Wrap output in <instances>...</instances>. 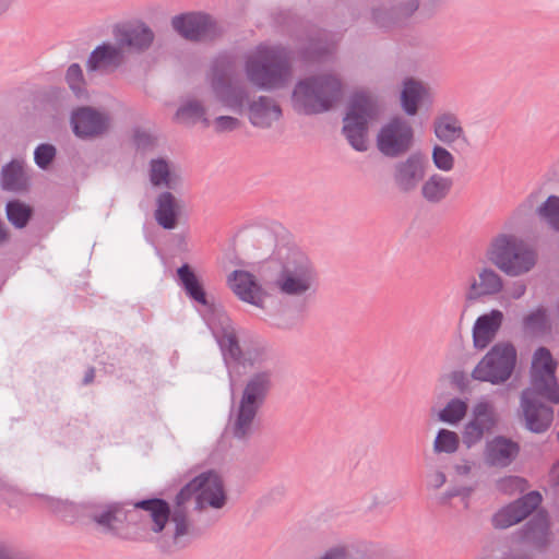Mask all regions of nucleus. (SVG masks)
Instances as JSON below:
<instances>
[{
    "label": "nucleus",
    "instance_id": "obj_1",
    "mask_svg": "<svg viewBox=\"0 0 559 559\" xmlns=\"http://www.w3.org/2000/svg\"><path fill=\"white\" fill-rule=\"evenodd\" d=\"M194 499V510L206 508L222 509L228 496L222 476L215 469H207L186 483L174 496L171 502L159 491L138 500L100 502L91 500L87 523L96 530L115 538L129 539L127 525L136 524V511L146 512L155 534H162L169 523L174 524L173 545L185 548L183 537L194 528L189 518V503Z\"/></svg>",
    "mask_w": 559,
    "mask_h": 559
},
{
    "label": "nucleus",
    "instance_id": "obj_2",
    "mask_svg": "<svg viewBox=\"0 0 559 559\" xmlns=\"http://www.w3.org/2000/svg\"><path fill=\"white\" fill-rule=\"evenodd\" d=\"M176 282L192 302L205 307L209 313L218 317L219 330L215 333V338L227 368L230 384L234 383L235 374L242 376L248 373V370H257L249 377L242 390L231 428L236 439H243L250 432L258 411L264 404L272 388L273 372L267 366L275 359L273 348L261 337H250L240 344L230 318L216 306L214 300H210L203 281L188 262L177 267Z\"/></svg>",
    "mask_w": 559,
    "mask_h": 559
},
{
    "label": "nucleus",
    "instance_id": "obj_3",
    "mask_svg": "<svg viewBox=\"0 0 559 559\" xmlns=\"http://www.w3.org/2000/svg\"><path fill=\"white\" fill-rule=\"evenodd\" d=\"M259 273L265 285L287 296H301L313 289L318 281L314 264L285 230L276 237L275 248Z\"/></svg>",
    "mask_w": 559,
    "mask_h": 559
},
{
    "label": "nucleus",
    "instance_id": "obj_4",
    "mask_svg": "<svg viewBox=\"0 0 559 559\" xmlns=\"http://www.w3.org/2000/svg\"><path fill=\"white\" fill-rule=\"evenodd\" d=\"M210 85L216 99L226 108L241 114L247 105L249 122L255 128L269 129L283 116L281 105L271 96L260 95L249 100L247 88L235 79L233 62L225 56L214 59Z\"/></svg>",
    "mask_w": 559,
    "mask_h": 559
},
{
    "label": "nucleus",
    "instance_id": "obj_5",
    "mask_svg": "<svg viewBox=\"0 0 559 559\" xmlns=\"http://www.w3.org/2000/svg\"><path fill=\"white\" fill-rule=\"evenodd\" d=\"M293 50L285 46L264 47L245 62V73L260 91H274L287 85L293 75Z\"/></svg>",
    "mask_w": 559,
    "mask_h": 559
},
{
    "label": "nucleus",
    "instance_id": "obj_6",
    "mask_svg": "<svg viewBox=\"0 0 559 559\" xmlns=\"http://www.w3.org/2000/svg\"><path fill=\"white\" fill-rule=\"evenodd\" d=\"M342 96V82L334 74L300 79L292 92L296 112L311 116L331 110Z\"/></svg>",
    "mask_w": 559,
    "mask_h": 559
},
{
    "label": "nucleus",
    "instance_id": "obj_7",
    "mask_svg": "<svg viewBox=\"0 0 559 559\" xmlns=\"http://www.w3.org/2000/svg\"><path fill=\"white\" fill-rule=\"evenodd\" d=\"M487 260L508 276H520L536 264V252L512 234H498L486 250Z\"/></svg>",
    "mask_w": 559,
    "mask_h": 559
},
{
    "label": "nucleus",
    "instance_id": "obj_8",
    "mask_svg": "<svg viewBox=\"0 0 559 559\" xmlns=\"http://www.w3.org/2000/svg\"><path fill=\"white\" fill-rule=\"evenodd\" d=\"M516 361L518 352L511 342L496 343L474 367L472 378L493 385L503 384L512 377Z\"/></svg>",
    "mask_w": 559,
    "mask_h": 559
},
{
    "label": "nucleus",
    "instance_id": "obj_9",
    "mask_svg": "<svg viewBox=\"0 0 559 559\" xmlns=\"http://www.w3.org/2000/svg\"><path fill=\"white\" fill-rule=\"evenodd\" d=\"M558 365L548 347L538 346L534 350L530 368L531 386L527 390L554 405L559 404Z\"/></svg>",
    "mask_w": 559,
    "mask_h": 559
},
{
    "label": "nucleus",
    "instance_id": "obj_10",
    "mask_svg": "<svg viewBox=\"0 0 559 559\" xmlns=\"http://www.w3.org/2000/svg\"><path fill=\"white\" fill-rule=\"evenodd\" d=\"M175 32L186 40L215 41L221 38L225 28L211 14L202 11H191L175 15L171 19Z\"/></svg>",
    "mask_w": 559,
    "mask_h": 559
},
{
    "label": "nucleus",
    "instance_id": "obj_11",
    "mask_svg": "<svg viewBox=\"0 0 559 559\" xmlns=\"http://www.w3.org/2000/svg\"><path fill=\"white\" fill-rule=\"evenodd\" d=\"M414 136L412 124L401 116H393L379 129L376 145L383 156L397 158L408 153Z\"/></svg>",
    "mask_w": 559,
    "mask_h": 559
},
{
    "label": "nucleus",
    "instance_id": "obj_12",
    "mask_svg": "<svg viewBox=\"0 0 559 559\" xmlns=\"http://www.w3.org/2000/svg\"><path fill=\"white\" fill-rule=\"evenodd\" d=\"M73 135L83 141L94 140L108 132L110 115L94 106L82 105L73 108L69 119Z\"/></svg>",
    "mask_w": 559,
    "mask_h": 559
},
{
    "label": "nucleus",
    "instance_id": "obj_13",
    "mask_svg": "<svg viewBox=\"0 0 559 559\" xmlns=\"http://www.w3.org/2000/svg\"><path fill=\"white\" fill-rule=\"evenodd\" d=\"M499 417L490 401H479L472 411L471 419L465 424L462 442L467 449L478 443L486 432L497 427Z\"/></svg>",
    "mask_w": 559,
    "mask_h": 559
},
{
    "label": "nucleus",
    "instance_id": "obj_14",
    "mask_svg": "<svg viewBox=\"0 0 559 559\" xmlns=\"http://www.w3.org/2000/svg\"><path fill=\"white\" fill-rule=\"evenodd\" d=\"M533 394L532 390L523 391L521 395V408L524 427L532 433L546 432L554 421V407Z\"/></svg>",
    "mask_w": 559,
    "mask_h": 559
},
{
    "label": "nucleus",
    "instance_id": "obj_15",
    "mask_svg": "<svg viewBox=\"0 0 559 559\" xmlns=\"http://www.w3.org/2000/svg\"><path fill=\"white\" fill-rule=\"evenodd\" d=\"M427 159L420 151L411 153L405 159L393 166V181L402 193L417 189L426 176Z\"/></svg>",
    "mask_w": 559,
    "mask_h": 559
},
{
    "label": "nucleus",
    "instance_id": "obj_16",
    "mask_svg": "<svg viewBox=\"0 0 559 559\" xmlns=\"http://www.w3.org/2000/svg\"><path fill=\"white\" fill-rule=\"evenodd\" d=\"M371 22L380 29L393 31L408 26L414 16L409 0H393L381 3L370 11Z\"/></svg>",
    "mask_w": 559,
    "mask_h": 559
},
{
    "label": "nucleus",
    "instance_id": "obj_17",
    "mask_svg": "<svg viewBox=\"0 0 559 559\" xmlns=\"http://www.w3.org/2000/svg\"><path fill=\"white\" fill-rule=\"evenodd\" d=\"M120 49L128 48L138 52H144L152 46L155 34L143 21L135 23L116 24L112 31Z\"/></svg>",
    "mask_w": 559,
    "mask_h": 559
},
{
    "label": "nucleus",
    "instance_id": "obj_18",
    "mask_svg": "<svg viewBox=\"0 0 559 559\" xmlns=\"http://www.w3.org/2000/svg\"><path fill=\"white\" fill-rule=\"evenodd\" d=\"M227 285L243 302L264 308L267 292L258 282L254 274L246 270H235L227 276Z\"/></svg>",
    "mask_w": 559,
    "mask_h": 559
},
{
    "label": "nucleus",
    "instance_id": "obj_19",
    "mask_svg": "<svg viewBox=\"0 0 559 559\" xmlns=\"http://www.w3.org/2000/svg\"><path fill=\"white\" fill-rule=\"evenodd\" d=\"M432 126L436 138L455 152H463L469 147V141L454 114L443 112L437 116Z\"/></svg>",
    "mask_w": 559,
    "mask_h": 559
},
{
    "label": "nucleus",
    "instance_id": "obj_20",
    "mask_svg": "<svg viewBox=\"0 0 559 559\" xmlns=\"http://www.w3.org/2000/svg\"><path fill=\"white\" fill-rule=\"evenodd\" d=\"M521 445L510 437L498 435L486 442L485 462L492 467L506 468L519 456Z\"/></svg>",
    "mask_w": 559,
    "mask_h": 559
},
{
    "label": "nucleus",
    "instance_id": "obj_21",
    "mask_svg": "<svg viewBox=\"0 0 559 559\" xmlns=\"http://www.w3.org/2000/svg\"><path fill=\"white\" fill-rule=\"evenodd\" d=\"M503 312L499 309H491L487 313L477 317L472 328L474 348L483 350L496 338L503 323Z\"/></svg>",
    "mask_w": 559,
    "mask_h": 559
},
{
    "label": "nucleus",
    "instance_id": "obj_22",
    "mask_svg": "<svg viewBox=\"0 0 559 559\" xmlns=\"http://www.w3.org/2000/svg\"><path fill=\"white\" fill-rule=\"evenodd\" d=\"M520 538L537 550H545L550 544V523L546 510L537 511L521 528Z\"/></svg>",
    "mask_w": 559,
    "mask_h": 559
},
{
    "label": "nucleus",
    "instance_id": "obj_23",
    "mask_svg": "<svg viewBox=\"0 0 559 559\" xmlns=\"http://www.w3.org/2000/svg\"><path fill=\"white\" fill-rule=\"evenodd\" d=\"M124 59V52L116 44L103 41L97 45L90 53L86 60V71L88 74L94 72H108L118 68Z\"/></svg>",
    "mask_w": 559,
    "mask_h": 559
},
{
    "label": "nucleus",
    "instance_id": "obj_24",
    "mask_svg": "<svg viewBox=\"0 0 559 559\" xmlns=\"http://www.w3.org/2000/svg\"><path fill=\"white\" fill-rule=\"evenodd\" d=\"M182 214L181 201L173 191H162L155 199L154 218L165 230H174Z\"/></svg>",
    "mask_w": 559,
    "mask_h": 559
},
{
    "label": "nucleus",
    "instance_id": "obj_25",
    "mask_svg": "<svg viewBox=\"0 0 559 559\" xmlns=\"http://www.w3.org/2000/svg\"><path fill=\"white\" fill-rule=\"evenodd\" d=\"M429 98V88L419 80L407 76L402 82L400 105L405 115L414 117Z\"/></svg>",
    "mask_w": 559,
    "mask_h": 559
},
{
    "label": "nucleus",
    "instance_id": "obj_26",
    "mask_svg": "<svg viewBox=\"0 0 559 559\" xmlns=\"http://www.w3.org/2000/svg\"><path fill=\"white\" fill-rule=\"evenodd\" d=\"M479 283L473 278L466 295V302L474 304L485 296L497 295L503 289L502 277L492 269L484 267L479 273Z\"/></svg>",
    "mask_w": 559,
    "mask_h": 559
},
{
    "label": "nucleus",
    "instance_id": "obj_27",
    "mask_svg": "<svg viewBox=\"0 0 559 559\" xmlns=\"http://www.w3.org/2000/svg\"><path fill=\"white\" fill-rule=\"evenodd\" d=\"M148 165L150 181L153 187L175 192L182 188V177L171 168V163L167 158H152Z\"/></svg>",
    "mask_w": 559,
    "mask_h": 559
},
{
    "label": "nucleus",
    "instance_id": "obj_28",
    "mask_svg": "<svg viewBox=\"0 0 559 559\" xmlns=\"http://www.w3.org/2000/svg\"><path fill=\"white\" fill-rule=\"evenodd\" d=\"M44 500L51 512L61 521L69 524H73L75 522H81L84 524L87 523V509L90 507L91 500L76 503L70 500L57 499L49 496H44Z\"/></svg>",
    "mask_w": 559,
    "mask_h": 559
},
{
    "label": "nucleus",
    "instance_id": "obj_29",
    "mask_svg": "<svg viewBox=\"0 0 559 559\" xmlns=\"http://www.w3.org/2000/svg\"><path fill=\"white\" fill-rule=\"evenodd\" d=\"M379 115V105L366 91L354 92L347 104L344 118L370 123Z\"/></svg>",
    "mask_w": 559,
    "mask_h": 559
},
{
    "label": "nucleus",
    "instance_id": "obj_30",
    "mask_svg": "<svg viewBox=\"0 0 559 559\" xmlns=\"http://www.w3.org/2000/svg\"><path fill=\"white\" fill-rule=\"evenodd\" d=\"M332 53L325 39L320 36H310L293 51V56L305 64H316L325 61Z\"/></svg>",
    "mask_w": 559,
    "mask_h": 559
},
{
    "label": "nucleus",
    "instance_id": "obj_31",
    "mask_svg": "<svg viewBox=\"0 0 559 559\" xmlns=\"http://www.w3.org/2000/svg\"><path fill=\"white\" fill-rule=\"evenodd\" d=\"M1 188L4 191L19 192L25 191L29 187V178L27 177L23 162L11 159L1 169Z\"/></svg>",
    "mask_w": 559,
    "mask_h": 559
},
{
    "label": "nucleus",
    "instance_id": "obj_32",
    "mask_svg": "<svg viewBox=\"0 0 559 559\" xmlns=\"http://www.w3.org/2000/svg\"><path fill=\"white\" fill-rule=\"evenodd\" d=\"M368 131L369 123L343 118L342 133L348 144L357 152H366L368 150Z\"/></svg>",
    "mask_w": 559,
    "mask_h": 559
},
{
    "label": "nucleus",
    "instance_id": "obj_33",
    "mask_svg": "<svg viewBox=\"0 0 559 559\" xmlns=\"http://www.w3.org/2000/svg\"><path fill=\"white\" fill-rule=\"evenodd\" d=\"M453 181L439 174L431 175L421 186V195L429 203H440L449 194Z\"/></svg>",
    "mask_w": 559,
    "mask_h": 559
},
{
    "label": "nucleus",
    "instance_id": "obj_34",
    "mask_svg": "<svg viewBox=\"0 0 559 559\" xmlns=\"http://www.w3.org/2000/svg\"><path fill=\"white\" fill-rule=\"evenodd\" d=\"M5 216L15 229H23L32 221L34 207L20 199H12L5 204Z\"/></svg>",
    "mask_w": 559,
    "mask_h": 559
},
{
    "label": "nucleus",
    "instance_id": "obj_35",
    "mask_svg": "<svg viewBox=\"0 0 559 559\" xmlns=\"http://www.w3.org/2000/svg\"><path fill=\"white\" fill-rule=\"evenodd\" d=\"M523 330L534 336L545 335L550 332L551 325L547 310L544 307L531 311L523 318Z\"/></svg>",
    "mask_w": 559,
    "mask_h": 559
},
{
    "label": "nucleus",
    "instance_id": "obj_36",
    "mask_svg": "<svg viewBox=\"0 0 559 559\" xmlns=\"http://www.w3.org/2000/svg\"><path fill=\"white\" fill-rule=\"evenodd\" d=\"M526 518L515 503L512 501L507 506L500 508L491 519L492 526L498 530H506L513 525L521 523Z\"/></svg>",
    "mask_w": 559,
    "mask_h": 559
},
{
    "label": "nucleus",
    "instance_id": "obj_37",
    "mask_svg": "<svg viewBox=\"0 0 559 559\" xmlns=\"http://www.w3.org/2000/svg\"><path fill=\"white\" fill-rule=\"evenodd\" d=\"M467 409L468 405L465 400L453 397L439 411L438 419L442 423L455 426L466 416Z\"/></svg>",
    "mask_w": 559,
    "mask_h": 559
},
{
    "label": "nucleus",
    "instance_id": "obj_38",
    "mask_svg": "<svg viewBox=\"0 0 559 559\" xmlns=\"http://www.w3.org/2000/svg\"><path fill=\"white\" fill-rule=\"evenodd\" d=\"M414 16L420 22L433 19L447 4V0H409Z\"/></svg>",
    "mask_w": 559,
    "mask_h": 559
},
{
    "label": "nucleus",
    "instance_id": "obj_39",
    "mask_svg": "<svg viewBox=\"0 0 559 559\" xmlns=\"http://www.w3.org/2000/svg\"><path fill=\"white\" fill-rule=\"evenodd\" d=\"M538 217L556 231L559 230V195L550 194L536 210Z\"/></svg>",
    "mask_w": 559,
    "mask_h": 559
},
{
    "label": "nucleus",
    "instance_id": "obj_40",
    "mask_svg": "<svg viewBox=\"0 0 559 559\" xmlns=\"http://www.w3.org/2000/svg\"><path fill=\"white\" fill-rule=\"evenodd\" d=\"M459 447L460 437L455 431L447 428H440L437 431L436 438L433 440V452L436 454H452L457 451Z\"/></svg>",
    "mask_w": 559,
    "mask_h": 559
},
{
    "label": "nucleus",
    "instance_id": "obj_41",
    "mask_svg": "<svg viewBox=\"0 0 559 559\" xmlns=\"http://www.w3.org/2000/svg\"><path fill=\"white\" fill-rule=\"evenodd\" d=\"M66 82L78 98H86L88 96L85 87L86 81L79 63L69 66L66 72Z\"/></svg>",
    "mask_w": 559,
    "mask_h": 559
},
{
    "label": "nucleus",
    "instance_id": "obj_42",
    "mask_svg": "<svg viewBox=\"0 0 559 559\" xmlns=\"http://www.w3.org/2000/svg\"><path fill=\"white\" fill-rule=\"evenodd\" d=\"M57 157V148L51 143H39L34 150V162L41 170H48Z\"/></svg>",
    "mask_w": 559,
    "mask_h": 559
},
{
    "label": "nucleus",
    "instance_id": "obj_43",
    "mask_svg": "<svg viewBox=\"0 0 559 559\" xmlns=\"http://www.w3.org/2000/svg\"><path fill=\"white\" fill-rule=\"evenodd\" d=\"M527 487V480L521 476L508 475L497 479L496 489L503 495L523 492Z\"/></svg>",
    "mask_w": 559,
    "mask_h": 559
},
{
    "label": "nucleus",
    "instance_id": "obj_44",
    "mask_svg": "<svg viewBox=\"0 0 559 559\" xmlns=\"http://www.w3.org/2000/svg\"><path fill=\"white\" fill-rule=\"evenodd\" d=\"M431 159L435 167L442 171H450L454 167V156L445 147L435 144L431 151Z\"/></svg>",
    "mask_w": 559,
    "mask_h": 559
},
{
    "label": "nucleus",
    "instance_id": "obj_45",
    "mask_svg": "<svg viewBox=\"0 0 559 559\" xmlns=\"http://www.w3.org/2000/svg\"><path fill=\"white\" fill-rule=\"evenodd\" d=\"M203 114H206L204 105L198 99H190L178 107L176 117L191 119L195 123L199 117H203Z\"/></svg>",
    "mask_w": 559,
    "mask_h": 559
},
{
    "label": "nucleus",
    "instance_id": "obj_46",
    "mask_svg": "<svg viewBox=\"0 0 559 559\" xmlns=\"http://www.w3.org/2000/svg\"><path fill=\"white\" fill-rule=\"evenodd\" d=\"M514 501L527 519L540 506L543 502V496L538 490H531Z\"/></svg>",
    "mask_w": 559,
    "mask_h": 559
},
{
    "label": "nucleus",
    "instance_id": "obj_47",
    "mask_svg": "<svg viewBox=\"0 0 559 559\" xmlns=\"http://www.w3.org/2000/svg\"><path fill=\"white\" fill-rule=\"evenodd\" d=\"M240 126L241 121L233 116H218L213 121V128L217 134L233 132L239 129Z\"/></svg>",
    "mask_w": 559,
    "mask_h": 559
},
{
    "label": "nucleus",
    "instance_id": "obj_48",
    "mask_svg": "<svg viewBox=\"0 0 559 559\" xmlns=\"http://www.w3.org/2000/svg\"><path fill=\"white\" fill-rule=\"evenodd\" d=\"M157 139L151 133L136 128L133 133V143L138 150H147L156 144Z\"/></svg>",
    "mask_w": 559,
    "mask_h": 559
},
{
    "label": "nucleus",
    "instance_id": "obj_49",
    "mask_svg": "<svg viewBox=\"0 0 559 559\" xmlns=\"http://www.w3.org/2000/svg\"><path fill=\"white\" fill-rule=\"evenodd\" d=\"M319 559H348V551L344 546L329 548Z\"/></svg>",
    "mask_w": 559,
    "mask_h": 559
},
{
    "label": "nucleus",
    "instance_id": "obj_50",
    "mask_svg": "<svg viewBox=\"0 0 559 559\" xmlns=\"http://www.w3.org/2000/svg\"><path fill=\"white\" fill-rule=\"evenodd\" d=\"M451 383L455 385L460 391H465V389L468 385V380L464 373V371L461 370H454L450 374Z\"/></svg>",
    "mask_w": 559,
    "mask_h": 559
},
{
    "label": "nucleus",
    "instance_id": "obj_51",
    "mask_svg": "<svg viewBox=\"0 0 559 559\" xmlns=\"http://www.w3.org/2000/svg\"><path fill=\"white\" fill-rule=\"evenodd\" d=\"M549 483L551 487H559V460L556 461L549 471Z\"/></svg>",
    "mask_w": 559,
    "mask_h": 559
},
{
    "label": "nucleus",
    "instance_id": "obj_52",
    "mask_svg": "<svg viewBox=\"0 0 559 559\" xmlns=\"http://www.w3.org/2000/svg\"><path fill=\"white\" fill-rule=\"evenodd\" d=\"M526 292V285L523 282H515L511 289L510 296L513 299H520Z\"/></svg>",
    "mask_w": 559,
    "mask_h": 559
},
{
    "label": "nucleus",
    "instance_id": "obj_53",
    "mask_svg": "<svg viewBox=\"0 0 559 559\" xmlns=\"http://www.w3.org/2000/svg\"><path fill=\"white\" fill-rule=\"evenodd\" d=\"M460 491L457 490V487L448 488L442 496L440 497V503L445 504L448 503L452 498L459 497Z\"/></svg>",
    "mask_w": 559,
    "mask_h": 559
},
{
    "label": "nucleus",
    "instance_id": "obj_54",
    "mask_svg": "<svg viewBox=\"0 0 559 559\" xmlns=\"http://www.w3.org/2000/svg\"><path fill=\"white\" fill-rule=\"evenodd\" d=\"M0 559H16L14 550L4 543H0Z\"/></svg>",
    "mask_w": 559,
    "mask_h": 559
},
{
    "label": "nucleus",
    "instance_id": "obj_55",
    "mask_svg": "<svg viewBox=\"0 0 559 559\" xmlns=\"http://www.w3.org/2000/svg\"><path fill=\"white\" fill-rule=\"evenodd\" d=\"M11 238V233L7 225L0 219V246L7 243Z\"/></svg>",
    "mask_w": 559,
    "mask_h": 559
},
{
    "label": "nucleus",
    "instance_id": "obj_56",
    "mask_svg": "<svg viewBox=\"0 0 559 559\" xmlns=\"http://www.w3.org/2000/svg\"><path fill=\"white\" fill-rule=\"evenodd\" d=\"M95 379V368L93 366H90L85 373H84V377L82 379V385H88L91 384Z\"/></svg>",
    "mask_w": 559,
    "mask_h": 559
},
{
    "label": "nucleus",
    "instance_id": "obj_57",
    "mask_svg": "<svg viewBox=\"0 0 559 559\" xmlns=\"http://www.w3.org/2000/svg\"><path fill=\"white\" fill-rule=\"evenodd\" d=\"M176 242H177V248L179 251L181 252H186L188 251V242L186 240V236L182 235V234H178V235H175L174 236Z\"/></svg>",
    "mask_w": 559,
    "mask_h": 559
},
{
    "label": "nucleus",
    "instance_id": "obj_58",
    "mask_svg": "<svg viewBox=\"0 0 559 559\" xmlns=\"http://www.w3.org/2000/svg\"><path fill=\"white\" fill-rule=\"evenodd\" d=\"M447 481V476L443 472H436V474L433 475V487L435 488H440L441 486H443Z\"/></svg>",
    "mask_w": 559,
    "mask_h": 559
},
{
    "label": "nucleus",
    "instance_id": "obj_59",
    "mask_svg": "<svg viewBox=\"0 0 559 559\" xmlns=\"http://www.w3.org/2000/svg\"><path fill=\"white\" fill-rule=\"evenodd\" d=\"M455 472L459 475H468L471 473V466L468 464L455 465Z\"/></svg>",
    "mask_w": 559,
    "mask_h": 559
},
{
    "label": "nucleus",
    "instance_id": "obj_60",
    "mask_svg": "<svg viewBox=\"0 0 559 559\" xmlns=\"http://www.w3.org/2000/svg\"><path fill=\"white\" fill-rule=\"evenodd\" d=\"M457 490L460 491L459 497H462L463 499L469 498V496L472 495V491H473V489L471 487H464V486H459Z\"/></svg>",
    "mask_w": 559,
    "mask_h": 559
},
{
    "label": "nucleus",
    "instance_id": "obj_61",
    "mask_svg": "<svg viewBox=\"0 0 559 559\" xmlns=\"http://www.w3.org/2000/svg\"><path fill=\"white\" fill-rule=\"evenodd\" d=\"M501 559H532L528 555H525V554H522V555H518V554H504Z\"/></svg>",
    "mask_w": 559,
    "mask_h": 559
},
{
    "label": "nucleus",
    "instance_id": "obj_62",
    "mask_svg": "<svg viewBox=\"0 0 559 559\" xmlns=\"http://www.w3.org/2000/svg\"><path fill=\"white\" fill-rule=\"evenodd\" d=\"M198 121H201L204 128H209L211 126V120L206 117V114H203V117H199Z\"/></svg>",
    "mask_w": 559,
    "mask_h": 559
},
{
    "label": "nucleus",
    "instance_id": "obj_63",
    "mask_svg": "<svg viewBox=\"0 0 559 559\" xmlns=\"http://www.w3.org/2000/svg\"><path fill=\"white\" fill-rule=\"evenodd\" d=\"M123 364H124L123 366H122V365H121V366H119V370H122V369H124L126 367H129V368H130V365L128 364V361H127V360H126V361H123Z\"/></svg>",
    "mask_w": 559,
    "mask_h": 559
},
{
    "label": "nucleus",
    "instance_id": "obj_64",
    "mask_svg": "<svg viewBox=\"0 0 559 559\" xmlns=\"http://www.w3.org/2000/svg\"><path fill=\"white\" fill-rule=\"evenodd\" d=\"M160 548L163 549V551L168 552L170 546L168 545L167 547H165V546L160 545Z\"/></svg>",
    "mask_w": 559,
    "mask_h": 559
}]
</instances>
